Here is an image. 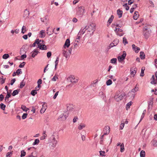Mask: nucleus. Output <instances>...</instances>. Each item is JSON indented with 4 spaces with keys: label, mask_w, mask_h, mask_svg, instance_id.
<instances>
[{
    "label": "nucleus",
    "mask_w": 157,
    "mask_h": 157,
    "mask_svg": "<svg viewBox=\"0 0 157 157\" xmlns=\"http://www.w3.org/2000/svg\"><path fill=\"white\" fill-rule=\"evenodd\" d=\"M16 72L17 75H19L20 74H21L22 71H21V69H18L17 70Z\"/></svg>",
    "instance_id": "obj_51"
},
{
    "label": "nucleus",
    "mask_w": 157,
    "mask_h": 157,
    "mask_svg": "<svg viewBox=\"0 0 157 157\" xmlns=\"http://www.w3.org/2000/svg\"><path fill=\"white\" fill-rule=\"evenodd\" d=\"M64 114L63 115L61 114L59 116V118H61L63 117V116L65 117V119L68 117L69 113H67V111H64Z\"/></svg>",
    "instance_id": "obj_14"
},
{
    "label": "nucleus",
    "mask_w": 157,
    "mask_h": 157,
    "mask_svg": "<svg viewBox=\"0 0 157 157\" xmlns=\"http://www.w3.org/2000/svg\"><path fill=\"white\" fill-rule=\"evenodd\" d=\"M0 79L1 80V83L2 84H3L5 83V81L6 80V78H0Z\"/></svg>",
    "instance_id": "obj_54"
},
{
    "label": "nucleus",
    "mask_w": 157,
    "mask_h": 157,
    "mask_svg": "<svg viewBox=\"0 0 157 157\" xmlns=\"http://www.w3.org/2000/svg\"><path fill=\"white\" fill-rule=\"evenodd\" d=\"M6 106L2 103H1L0 105V108L3 110H5Z\"/></svg>",
    "instance_id": "obj_35"
},
{
    "label": "nucleus",
    "mask_w": 157,
    "mask_h": 157,
    "mask_svg": "<svg viewBox=\"0 0 157 157\" xmlns=\"http://www.w3.org/2000/svg\"><path fill=\"white\" fill-rule=\"evenodd\" d=\"M4 98V95L2 94L0 95V101H2L3 100Z\"/></svg>",
    "instance_id": "obj_63"
},
{
    "label": "nucleus",
    "mask_w": 157,
    "mask_h": 157,
    "mask_svg": "<svg viewBox=\"0 0 157 157\" xmlns=\"http://www.w3.org/2000/svg\"><path fill=\"white\" fill-rule=\"evenodd\" d=\"M16 81V79L15 78H13L10 81V84L11 85H13V83L15 82Z\"/></svg>",
    "instance_id": "obj_56"
},
{
    "label": "nucleus",
    "mask_w": 157,
    "mask_h": 157,
    "mask_svg": "<svg viewBox=\"0 0 157 157\" xmlns=\"http://www.w3.org/2000/svg\"><path fill=\"white\" fill-rule=\"evenodd\" d=\"M70 45V40L69 39H68L66 40L65 42L63 47L64 48H65V47L67 48H68Z\"/></svg>",
    "instance_id": "obj_15"
},
{
    "label": "nucleus",
    "mask_w": 157,
    "mask_h": 157,
    "mask_svg": "<svg viewBox=\"0 0 157 157\" xmlns=\"http://www.w3.org/2000/svg\"><path fill=\"white\" fill-rule=\"evenodd\" d=\"M95 25L94 23H92L86 27V30L88 32H92V33H90V35H93V33L96 29Z\"/></svg>",
    "instance_id": "obj_1"
},
{
    "label": "nucleus",
    "mask_w": 157,
    "mask_h": 157,
    "mask_svg": "<svg viewBox=\"0 0 157 157\" xmlns=\"http://www.w3.org/2000/svg\"><path fill=\"white\" fill-rule=\"evenodd\" d=\"M133 67L131 68L130 69V71H131V74L132 75H133L134 76L135 74L136 73V71L137 70V69L136 68H134V69H133Z\"/></svg>",
    "instance_id": "obj_17"
},
{
    "label": "nucleus",
    "mask_w": 157,
    "mask_h": 157,
    "mask_svg": "<svg viewBox=\"0 0 157 157\" xmlns=\"http://www.w3.org/2000/svg\"><path fill=\"white\" fill-rule=\"evenodd\" d=\"M143 30L144 35L145 38L147 39L150 36L151 33V30L149 29H147L145 27L144 28Z\"/></svg>",
    "instance_id": "obj_2"
},
{
    "label": "nucleus",
    "mask_w": 157,
    "mask_h": 157,
    "mask_svg": "<svg viewBox=\"0 0 157 157\" xmlns=\"http://www.w3.org/2000/svg\"><path fill=\"white\" fill-rule=\"evenodd\" d=\"M155 75L156 78V79L154 75H152L150 83L152 84L155 85L157 84V71L155 73Z\"/></svg>",
    "instance_id": "obj_5"
},
{
    "label": "nucleus",
    "mask_w": 157,
    "mask_h": 157,
    "mask_svg": "<svg viewBox=\"0 0 157 157\" xmlns=\"http://www.w3.org/2000/svg\"><path fill=\"white\" fill-rule=\"evenodd\" d=\"M52 53L50 52H48L47 53V56L48 58H49L51 56Z\"/></svg>",
    "instance_id": "obj_57"
},
{
    "label": "nucleus",
    "mask_w": 157,
    "mask_h": 157,
    "mask_svg": "<svg viewBox=\"0 0 157 157\" xmlns=\"http://www.w3.org/2000/svg\"><path fill=\"white\" fill-rule=\"evenodd\" d=\"M11 94H10V93H9V92L7 91V95H6L5 97V100H6L7 99L11 97Z\"/></svg>",
    "instance_id": "obj_43"
},
{
    "label": "nucleus",
    "mask_w": 157,
    "mask_h": 157,
    "mask_svg": "<svg viewBox=\"0 0 157 157\" xmlns=\"http://www.w3.org/2000/svg\"><path fill=\"white\" fill-rule=\"evenodd\" d=\"M13 154V151L8 152L6 155V157H11V155Z\"/></svg>",
    "instance_id": "obj_47"
},
{
    "label": "nucleus",
    "mask_w": 157,
    "mask_h": 157,
    "mask_svg": "<svg viewBox=\"0 0 157 157\" xmlns=\"http://www.w3.org/2000/svg\"><path fill=\"white\" fill-rule=\"evenodd\" d=\"M85 124H81L79 126H78V128L79 130H81L85 127Z\"/></svg>",
    "instance_id": "obj_28"
},
{
    "label": "nucleus",
    "mask_w": 157,
    "mask_h": 157,
    "mask_svg": "<svg viewBox=\"0 0 157 157\" xmlns=\"http://www.w3.org/2000/svg\"><path fill=\"white\" fill-rule=\"evenodd\" d=\"M43 107H44V108H42L40 110V112L41 113H44V111L46 110V109L47 108V105L46 103L45 102H44V105H43Z\"/></svg>",
    "instance_id": "obj_16"
},
{
    "label": "nucleus",
    "mask_w": 157,
    "mask_h": 157,
    "mask_svg": "<svg viewBox=\"0 0 157 157\" xmlns=\"http://www.w3.org/2000/svg\"><path fill=\"white\" fill-rule=\"evenodd\" d=\"M120 151L121 152H123L124 150V144L123 143L120 145Z\"/></svg>",
    "instance_id": "obj_30"
},
{
    "label": "nucleus",
    "mask_w": 157,
    "mask_h": 157,
    "mask_svg": "<svg viewBox=\"0 0 157 157\" xmlns=\"http://www.w3.org/2000/svg\"><path fill=\"white\" fill-rule=\"evenodd\" d=\"M123 14V11L121 10L120 9H118L117 10V14L119 18H120L122 16Z\"/></svg>",
    "instance_id": "obj_21"
},
{
    "label": "nucleus",
    "mask_w": 157,
    "mask_h": 157,
    "mask_svg": "<svg viewBox=\"0 0 157 157\" xmlns=\"http://www.w3.org/2000/svg\"><path fill=\"white\" fill-rule=\"evenodd\" d=\"M35 42H36V44H37L38 45H40L41 44L40 43L39 39H36L35 41Z\"/></svg>",
    "instance_id": "obj_60"
},
{
    "label": "nucleus",
    "mask_w": 157,
    "mask_h": 157,
    "mask_svg": "<svg viewBox=\"0 0 157 157\" xmlns=\"http://www.w3.org/2000/svg\"><path fill=\"white\" fill-rule=\"evenodd\" d=\"M52 141L53 143V144H56L57 143V141L56 140V139L54 136V135H53L52 136Z\"/></svg>",
    "instance_id": "obj_48"
},
{
    "label": "nucleus",
    "mask_w": 157,
    "mask_h": 157,
    "mask_svg": "<svg viewBox=\"0 0 157 157\" xmlns=\"http://www.w3.org/2000/svg\"><path fill=\"white\" fill-rule=\"evenodd\" d=\"M123 43L124 44V45H125L126 44H128V42L127 41V39L125 37H124L123 38Z\"/></svg>",
    "instance_id": "obj_52"
},
{
    "label": "nucleus",
    "mask_w": 157,
    "mask_h": 157,
    "mask_svg": "<svg viewBox=\"0 0 157 157\" xmlns=\"http://www.w3.org/2000/svg\"><path fill=\"white\" fill-rule=\"evenodd\" d=\"M125 94L124 93H122L121 94V95L119 96L117 95L116 94L114 97V98L117 101L121 100L123 98V97L125 96Z\"/></svg>",
    "instance_id": "obj_6"
},
{
    "label": "nucleus",
    "mask_w": 157,
    "mask_h": 157,
    "mask_svg": "<svg viewBox=\"0 0 157 157\" xmlns=\"http://www.w3.org/2000/svg\"><path fill=\"white\" fill-rule=\"evenodd\" d=\"M20 89H18L16 90H14L13 91V93L12 94L13 96H15L20 91Z\"/></svg>",
    "instance_id": "obj_23"
},
{
    "label": "nucleus",
    "mask_w": 157,
    "mask_h": 157,
    "mask_svg": "<svg viewBox=\"0 0 157 157\" xmlns=\"http://www.w3.org/2000/svg\"><path fill=\"white\" fill-rule=\"evenodd\" d=\"M119 42V40L117 39H115L113 42V44L115 45V46L117 45Z\"/></svg>",
    "instance_id": "obj_45"
},
{
    "label": "nucleus",
    "mask_w": 157,
    "mask_h": 157,
    "mask_svg": "<svg viewBox=\"0 0 157 157\" xmlns=\"http://www.w3.org/2000/svg\"><path fill=\"white\" fill-rule=\"evenodd\" d=\"M58 93H59V91H58L57 92H56V93L55 94H54V96H53V98L54 99H55L56 98V97H57V95H58Z\"/></svg>",
    "instance_id": "obj_62"
},
{
    "label": "nucleus",
    "mask_w": 157,
    "mask_h": 157,
    "mask_svg": "<svg viewBox=\"0 0 157 157\" xmlns=\"http://www.w3.org/2000/svg\"><path fill=\"white\" fill-rule=\"evenodd\" d=\"M86 27H87V26H86L83 29L81 28L78 33V35H82L83 34L86 30Z\"/></svg>",
    "instance_id": "obj_12"
},
{
    "label": "nucleus",
    "mask_w": 157,
    "mask_h": 157,
    "mask_svg": "<svg viewBox=\"0 0 157 157\" xmlns=\"http://www.w3.org/2000/svg\"><path fill=\"white\" fill-rule=\"evenodd\" d=\"M110 127L108 126H106L104 128V131L105 132L104 134L106 135L108 134L110 132Z\"/></svg>",
    "instance_id": "obj_9"
},
{
    "label": "nucleus",
    "mask_w": 157,
    "mask_h": 157,
    "mask_svg": "<svg viewBox=\"0 0 157 157\" xmlns=\"http://www.w3.org/2000/svg\"><path fill=\"white\" fill-rule=\"evenodd\" d=\"M26 31V28L25 26H23L21 29V33L24 34Z\"/></svg>",
    "instance_id": "obj_36"
},
{
    "label": "nucleus",
    "mask_w": 157,
    "mask_h": 157,
    "mask_svg": "<svg viewBox=\"0 0 157 157\" xmlns=\"http://www.w3.org/2000/svg\"><path fill=\"white\" fill-rule=\"evenodd\" d=\"M138 13V12L137 11H135L134 12V13L133 16V18L134 20H136L138 19L139 16V15Z\"/></svg>",
    "instance_id": "obj_19"
},
{
    "label": "nucleus",
    "mask_w": 157,
    "mask_h": 157,
    "mask_svg": "<svg viewBox=\"0 0 157 157\" xmlns=\"http://www.w3.org/2000/svg\"><path fill=\"white\" fill-rule=\"evenodd\" d=\"M38 48L41 50H46L47 49L46 45L44 44H40V45H38Z\"/></svg>",
    "instance_id": "obj_13"
},
{
    "label": "nucleus",
    "mask_w": 157,
    "mask_h": 157,
    "mask_svg": "<svg viewBox=\"0 0 157 157\" xmlns=\"http://www.w3.org/2000/svg\"><path fill=\"white\" fill-rule=\"evenodd\" d=\"M26 64V63L25 62H23L21 63L20 64L19 66V67L20 68L23 67Z\"/></svg>",
    "instance_id": "obj_50"
},
{
    "label": "nucleus",
    "mask_w": 157,
    "mask_h": 157,
    "mask_svg": "<svg viewBox=\"0 0 157 157\" xmlns=\"http://www.w3.org/2000/svg\"><path fill=\"white\" fill-rule=\"evenodd\" d=\"M84 12V7L80 6L77 9L76 14L77 15L81 17L82 15Z\"/></svg>",
    "instance_id": "obj_3"
},
{
    "label": "nucleus",
    "mask_w": 157,
    "mask_h": 157,
    "mask_svg": "<svg viewBox=\"0 0 157 157\" xmlns=\"http://www.w3.org/2000/svg\"><path fill=\"white\" fill-rule=\"evenodd\" d=\"M99 152H100V155L101 156H105V155L103 154H105V151H100Z\"/></svg>",
    "instance_id": "obj_59"
},
{
    "label": "nucleus",
    "mask_w": 157,
    "mask_h": 157,
    "mask_svg": "<svg viewBox=\"0 0 157 157\" xmlns=\"http://www.w3.org/2000/svg\"><path fill=\"white\" fill-rule=\"evenodd\" d=\"M59 60V57H57V58H56V60L55 61V70H56V68H57V65H58Z\"/></svg>",
    "instance_id": "obj_29"
},
{
    "label": "nucleus",
    "mask_w": 157,
    "mask_h": 157,
    "mask_svg": "<svg viewBox=\"0 0 157 157\" xmlns=\"http://www.w3.org/2000/svg\"><path fill=\"white\" fill-rule=\"evenodd\" d=\"M41 21L47 24V21L48 20V17L47 16H45L44 17L40 18Z\"/></svg>",
    "instance_id": "obj_18"
},
{
    "label": "nucleus",
    "mask_w": 157,
    "mask_h": 157,
    "mask_svg": "<svg viewBox=\"0 0 157 157\" xmlns=\"http://www.w3.org/2000/svg\"><path fill=\"white\" fill-rule=\"evenodd\" d=\"M21 109L23 111L26 112L29 110V108H26L25 105H21Z\"/></svg>",
    "instance_id": "obj_26"
},
{
    "label": "nucleus",
    "mask_w": 157,
    "mask_h": 157,
    "mask_svg": "<svg viewBox=\"0 0 157 157\" xmlns=\"http://www.w3.org/2000/svg\"><path fill=\"white\" fill-rule=\"evenodd\" d=\"M132 101H130L129 102H128L127 104V107H128V108H130V107L131 105H132Z\"/></svg>",
    "instance_id": "obj_61"
},
{
    "label": "nucleus",
    "mask_w": 157,
    "mask_h": 157,
    "mask_svg": "<svg viewBox=\"0 0 157 157\" xmlns=\"http://www.w3.org/2000/svg\"><path fill=\"white\" fill-rule=\"evenodd\" d=\"M146 109H145L143 111L142 115L141 117V118H140V119L139 122H140L144 118L145 115V114L146 113Z\"/></svg>",
    "instance_id": "obj_31"
},
{
    "label": "nucleus",
    "mask_w": 157,
    "mask_h": 157,
    "mask_svg": "<svg viewBox=\"0 0 157 157\" xmlns=\"http://www.w3.org/2000/svg\"><path fill=\"white\" fill-rule=\"evenodd\" d=\"M117 59L116 58H113L111 60V62L112 63L116 64L117 63Z\"/></svg>",
    "instance_id": "obj_46"
},
{
    "label": "nucleus",
    "mask_w": 157,
    "mask_h": 157,
    "mask_svg": "<svg viewBox=\"0 0 157 157\" xmlns=\"http://www.w3.org/2000/svg\"><path fill=\"white\" fill-rule=\"evenodd\" d=\"M132 47L133 50L135 51L136 53H138L140 50V48H139L136 46L134 44H132Z\"/></svg>",
    "instance_id": "obj_11"
},
{
    "label": "nucleus",
    "mask_w": 157,
    "mask_h": 157,
    "mask_svg": "<svg viewBox=\"0 0 157 157\" xmlns=\"http://www.w3.org/2000/svg\"><path fill=\"white\" fill-rule=\"evenodd\" d=\"M126 56V53L125 51L123 52V54L121 56H119L118 57V61L119 62H121L124 59H125Z\"/></svg>",
    "instance_id": "obj_7"
},
{
    "label": "nucleus",
    "mask_w": 157,
    "mask_h": 157,
    "mask_svg": "<svg viewBox=\"0 0 157 157\" xmlns=\"http://www.w3.org/2000/svg\"><path fill=\"white\" fill-rule=\"evenodd\" d=\"M26 57L27 56L25 54L21 55V59L23 60L25 58H26Z\"/></svg>",
    "instance_id": "obj_58"
},
{
    "label": "nucleus",
    "mask_w": 157,
    "mask_h": 157,
    "mask_svg": "<svg viewBox=\"0 0 157 157\" xmlns=\"http://www.w3.org/2000/svg\"><path fill=\"white\" fill-rule=\"evenodd\" d=\"M145 70V67H143L141 68V72L140 74V76L143 77L144 75V71Z\"/></svg>",
    "instance_id": "obj_32"
},
{
    "label": "nucleus",
    "mask_w": 157,
    "mask_h": 157,
    "mask_svg": "<svg viewBox=\"0 0 157 157\" xmlns=\"http://www.w3.org/2000/svg\"><path fill=\"white\" fill-rule=\"evenodd\" d=\"M74 106L71 104H67V110L66 111H72L74 110ZM67 113H68L67 112Z\"/></svg>",
    "instance_id": "obj_8"
},
{
    "label": "nucleus",
    "mask_w": 157,
    "mask_h": 157,
    "mask_svg": "<svg viewBox=\"0 0 157 157\" xmlns=\"http://www.w3.org/2000/svg\"><path fill=\"white\" fill-rule=\"evenodd\" d=\"M28 114L26 113H24L23 114L22 116V118L23 119H25L27 117Z\"/></svg>",
    "instance_id": "obj_53"
},
{
    "label": "nucleus",
    "mask_w": 157,
    "mask_h": 157,
    "mask_svg": "<svg viewBox=\"0 0 157 157\" xmlns=\"http://www.w3.org/2000/svg\"><path fill=\"white\" fill-rule=\"evenodd\" d=\"M62 53L63 56H65L66 58H67L68 57V56H69V53L67 52V51L64 50L63 51Z\"/></svg>",
    "instance_id": "obj_22"
},
{
    "label": "nucleus",
    "mask_w": 157,
    "mask_h": 157,
    "mask_svg": "<svg viewBox=\"0 0 157 157\" xmlns=\"http://www.w3.org/2000/svg\"><path fill=\"white\" fill-rule=\"evenodd\" d=\"M152 143L154 146L156 147L157 146V141L156 140H153L152 141Z\"/></svg>",
    "instance_id": "obj_49"
},
{
    "label": "nucleus",
    "mask_w": 157,
    "mask_h": 157,
    "mask_svg": "<svg viewBox=\"0 0 157 157\" xmlns=\"http://www.w3.org/2000/svg\"><path fill=\"white\" fill-rule=\"evenodd\" d=\"M140 157H145V151L143 150L141 151L140 152Z\"/></svg>",
    "instance_id": "obj_34"
},
{
    "label": "nucleus",
    "mask_w": 157,
    "mask_h": 157,
    "mask_svg": "<svg viewBox=\"0 0 157 157\" xmlns=\"http://www.w3.org/2000/svg\"><path fill=\"white\" fill-rule=\"evenodd\" d=\"M37 93V91L35 90H33L31 91L30 94L33 96H34Z\"/></svg>",
    "instance_id": "obj_41"
},
{
    "label": "nucleus",
    "mask_w": 157,
    "mask_h": 157,
    "mask_svg": "<svg viewBox=\"0 0 157 157\" xmlns=\"http://www.w3.org/2000/svg\"><path fill=\"white\" fill-rule=\"evenodd\" d=\"M39 52L36 50H34L33 51L31 52L32 53V57L34 58L36 56L38 53Z\"/></svg>",
    "instance_id": "obj_20"
},
{
    "label": "nucleus",
    "mask_w": 157,
    "mask_h": 157,
    "mask_svg": "<svg viewBox=\"0 0 157 157\" xmlns=\"http://www.w3.org/2000/svg\"><path fill=\"white\" fill-rule=\"evenodd\" d=\"M140 57L142 59H145V55L143 52H140Z\"/></svg>",
    "instance_id": "obj_24"
},
{
    "label": "nucleus",
    "mask_w": 157,
    "mask_h": 157,
    "mask_svg": "<svg viewBox=\"0 0 157 157\" xmlns=\"http://www.w3.org/2000/svg\"><path fill=\"white\" fill-rule=\"evenodd\" d=\"M105 135L103 134L102 135L101 138V140L100 141V143L101 144H103V137Z\"/></svg>",
    "instance_id": "obj_44"
},
{
    "label": "nucleus",
    "mask_w": 157,
    "mask_h": 157,
    "mask_svg": "<svg viewBox=\"0 0 157 157\" xmlns=\"http://www.w3.org/2000/svg\"><path fill=\"white\" fill-rule=\"evenodd\" d=\"M40 142L39 140L38 139H36L35 140L34 142L33 143V145H37Z\"/></svg>",
    "instance_id": "obj_33"
},
{
    "label": "nucleus",
    "mask_w": 157,
    "mask_h": 157,
    "mask_svg": "<svg viewBox=\"0 0 157 157\" xmlns=\"http://www.w3.org/2000/svg\"><path fill=\"white\" fill-rule=\"evenodd\" d=\"M78 119V118L77 117H75L73 119V122L74 123H75L77 121V120Z\"/></svg>",
    "instance_id": "obj_64"
},
{
    "label": "nucleus",
    "mask_w": 157,
    "mask_h": 157,
    "mask_svg": "<svg viewBox=\"0 0 157 157\" xmlns=\"http://www.w3.org/2000/svg\"><path fill=\"white\" fill-rule=\"evenodd\" d=\"M124 125V123H121L120 126V129L122 130L123 129Z\"/></svg>",
    "instance_id": "obj_55"
},
{
    "label": "nucleus",
    "mask_w": 157,
    "mask_h": 157,
    "mask_svg": "<svg viewBox=\"0 0 157 157\" xmlns=\"http://www.w3.org/2000/svg\"><path fill=\"white\" fill-rule=\"evenodd\" d=\"M112 83V80L110 79H108L106 82V84L107 86H109L111 85Z\"/></svg>",
    "instance_id": "obj_39"
},
{
    "label": "nucleus",
    "mask_w": 157,
    "mask_h": 157,
    "mask_svg": "<svg viewBox=\"0 0 157 157\" xmlns=\"http://www.w3.org/2000/svg\"><path fill=\"white\" fill-rule=\"evenodd\" d=\"M69 78L70 79V82L73 83H76L78 81V79H76L74 76H71Z\"/></svg>",
    "instance_id": "obj_10"
},
{
    "label": "nucleus",
    "mask_w": 157,
    "mask_h": 157,
    "mask_svg": "<svg viewBox=\"0 0 157 157\" xmlns=\"http://www.w3.org/2000/svg\"><path fill=\"white\" fill-rule=\"evenodd\" d=\"M9 55L8 54H5L2 56V58L4 59H6L9 57Z\"/></svg>",
    "instance_id": "obj_42"
},
{
    "label": "nucleus",
    "mask_w": 157,
    "mask_h": 157,
    "mask_svg": "<svg viewBox=\"0 0 157 157\" xmlns=\"http://www.w3.org/2000/svg\"><path fill=\"white\" fill-rule=\"evenodd\" d=\"M45 30H42L40 31V34L41 35V37L43 38L45 36Z\"/></svg>",
    "instance_id": "obj_37"
},
{
    "label": "nucleus",
    "mask_w": 157,
    "mask_h": 157,
    "mask_svg": "<svg viewBox=\"0 0 157 157\" xmlns=\"http://www.w3.org/2000/svg\"><path fill=\"white\" fill-rule=\"evenodd\" d=\"M24 14L25 15V16L26 17H28L29 16V11L27 10L26 9L25 10L24 12Z\"/></svg>",
    "instance_id": "obj_38"
},
{
    "label": "nucleus",
    "mask_w": 157,
    "mask_h": 157,
    "mask_svg": "<svg viewBox=\"0 0 157 157\" xmlns=\"http://www.w3.org/2000/svg\"><path fill=\"white\" fill-rule=\"evenodd\" d=\"M138 90V87L137 86V85H136L135 88L132 89L131 92L128 93V94L129 96L131 98L132 97L133 98H134L135 95V91H137Z\"/></svg>",
    "instance_id": "obj_4"
},
{
    "label": "nucleus",
    "mask_w": 157,
    "mask_h": 157,
    "mask_svg": "<svg viewBox=\"0 0 157 157\" xmlns=\"http://www.w3.org/2000/svg\"><path fill=\"white\" fill-rule=\"evenodd\" d=\"M113 18L114 16L113 15H112L109 19L108 21V23L109 24V25L112 22Z\"/></svg>",
    "instance_id": "obj_27"
},
{
    "label": "nucleus",
    "mask_w": 157,
    "mask_h": 157,
    "mask_svg": "<svg viewBox=\"0 0 157 157\" xmlns=\"http://www.w3.org/2000/svg\"><path fill=\"white\" fill-rule=\"evenodd\" d=\"M24 80H23L20 83V86L19 87L20 88H22L23 87L25 86V82H24Z\"/></svg>",
    "instance_id": "obj_25"
},
{
    "label": "nucleus",
    "mask_w": 157,
    "mask_h": 157,
    "mask_svg": "<svg viewBox=\"0 0 157 157\" xmlns=\"http://www.w3.org/2000/svg\"><path fill=\"white\" fill-rule=\"evenodd\" d=\"M26 152L24 150L21 151V155L20 156L23 157L25 156L26 155Z\"/></svg>",
    "instance_id": "obj_40"
}]
</instances>
